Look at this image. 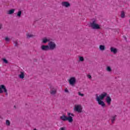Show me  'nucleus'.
Returning a JSON list of instances; mask_svg holds the SVG:
<instances>
[{
  "label": "nucleus",
  "instance_id": "obj_1",
  "mask_svg": "<svg viewBox=\"0 0 130 130\" xmlns=\"http://www.w3.org/2000/svg\"><path fill=\"white\" fill-rule=\"evenodd\" d=\"M71 113H68V117L66 116L64 114H63L60 117V119L63 121H69V122H73L74 119H73V117L71 116Z\"/></svg>",
  "mask_w": 130,
  "mask_h": 130
},
{
  "label": "nucleus",
  "instance_id": "obj_2",
  "mask_svg": "<svg viewBox=\"0 0 130 130\" xmlns=\"http://www.w3.org/2000/svg\"><path fill=\"white\" fill-rule=\"evenodd\" d=\"M90 27L93 29L94 30H99V29H101L100 27V25L99 24L96 23V21L94 20L92 22L90 23Z\"/></svg>",
  "mask_w": 130,
  "mask_h": 130
},
{
  "label": "nucleus",
  "instance_id": "obj_3",
  "mask_svg": "<svg viewBox=\"0 0 130 130\" xmlns=\"http://www.w3.org/2000/svg\"><path fill=\"white\" fill-rule=\"evenodd\" d=\"M48 46H49V50H54V49H55L56 48V44H55V43L54 42H49L48 44Z\"/></svg>",
  "mask_w": 130,
  "mask_h": 130
},
{
  "label": "nucleus",
  "instance_id": "obj_4",
  "mask_svg": "<svg viewBox=\"0 0 130 130\" xmlns=\"http://www.w3.org/2000/svg\"><path fill=\"white\" fill-rule=\"evenodd\" d=\"M6 93V95H8V90H7V88L5 85H0V94H3V93Z\"/></svg>",
  "mask_w": 130,
  "mask_h": 130
},
{
  "label": "nucleus",
  "instance_id": "obj_5",
  "mask_svg": "<svg viewBox=\"0 0 130 130\" xmlns=\"http://www.w3.org/2000/svg\"><path fill=\"white\" fill-rule=\"evenodd\" d=\"M95 96H96V99L103 100L105 97H107V92H104L99 96H98V94H95Z\"/></svg>",
  "mask_w": 130,
  "mask_h": 130
},
{
  "label": "nucleus",
  "instance_id": "obj_6",
  "mask_svg": "<svg viewBox=\"0 0 130 130\" xmlns=\"http://www.w3.org/2000/svg\"><path fill=\"white\" fill-rule=\"evenodd\" d=\"M76 80L75 77H71L69 81L70 85L71 86H75V84H76Z\"/></svg>",
  "mask_w": 130,
  "mask_h": 130
},
{
  "label": "nucleus",
  "instance_id": "obj_7",
  "mask_svg": "<svg viewBox=\"0 0 130 130\" xmlns=\"http://www.w3.org/2000/svg\"><path fill=\"white\" fill-rule=\"evenodd\" d=\"M74 109L75 111H77L79 113H81L82 112L83 108H82V106H81L80 105H77L75 106Z\"/></svg>",
  "mask_w": 130,
  "mask_h": 130
},
{
  "label": "nucleus",
  "instance_id": "obj_8",
  "mask_svg": "<svg viewBox=\"0 0 130 130\" xmlns=\"http://www.w3.org/2000/svg\"><path fill=\"white\" fill-rule=\"evenodd\" d=\"M96 101L98 102V103L99 105H101L102 107H105L106 105L104 102L102 101L103 100H100L99 99H96Z\"/></svg>",
  "mask_w": 130,
  "mask_h": 130
},
{
  "label": "nucleus",
  "instance_id": "obj_9",
  "mask_svg": "<svg viewBox=\"0 0 130 130\" xmlns=\"http://www.w3.org/2000/svg\"><path fill=\"white\" fill-rule=\"evenodd\" d=\"M41 48L43 51H47V50H49V46H48V45H43L41 47Z\"/></svg>",
  "mask_w": 130,
  "mask_h": 130
},
{
  "label": "nucleus",
  "instance_id": "obj_10",
  "mask_svg": "<svg viewBox=\"0 0 130 130\" xmlns=\"http://www.w3.org/2000/svg\"><path fill=\"white\" fill-rule=\"evenodd\" d=\"M61 5L62 7H65V8H69V7H71V4H70L69 2H63L61 3Z\"/></svg>",
  "mask_w": 130,
  "mask_h": 130
},
{
  "label": "nucleus",
  "instance_id": "obj_11",
  "mask_svg": "<svg viewBox=\"0 0 130 130\" xmlns=\"http://www.w3.org/2000/svg\"><path fill=\"white\" fill-rule=\"evenodd\" d=\"M106 101L108 105H110L111 104V98L109 96H107L106 99Z\"/></svg>",
  "mask_w": 130,
  "mask_h": 130
},
{
  "label": "nucleus",
  "instance_id": "obj_12",
  "mask_svg": "<svg viewBox=\"0 0 130 130\" xmlns=\"http://www.w3.org/2000/svg\"><path fill=\"white\" fill-rule=\"evenodd\" d=\"M110 51H111V52H113L114 54H116V53H117V49L114 47H111Z\"/></svg>",
  "mask_w": 130,
  "mask_h": 130
},
{
  "label": "nucleus",
  "instance_id": "obj_13",
  "mask_svg": "<svg viewBox=\"0 0 130 130\" xmlns=\"http://www.w3.org/2000/svg\"><path fill=\"white\" fill-rule=\"evenodd\" d=\"M19 79H24L25 78V74L23 72H20V74L18 75Z\"/></svg>",
  "mask_w": 130,
  "mask_h": 130
},
{
  "label": "nucleus",
  "instance_id": "obj_14",
  "mask_svg": "<svg viewBox=\"0 0 130 130\" xmlns=\"http://www.w3.org/2000/svg\"><path fill=\"white\" fill-rule=\"evenodd\" d=\"M14 13H15V9H12L10 10L9 11H8L7 14L8 15H12V14H14Z\"/></svg>",
  "mask_w": 130,
  "mask_h": 130
},
{
  "label": "nucleus",
  "instance_id": "obj_15",
  "mask_svg": "<svg viewBox=\"0 0 130 130\" xmlns=\"http://www.w3.org/2000/svg\"><path fill=\"white\" fill-rule=\"evenodd\" d=\"M121 18L122 19H124V18H125V13L124 11L121 12Z\"/></svg>",
  "mask_w": 130,
  "mask_h": 130
},
{
  "label": "nucleus",
  "instance_id": "obj_16",
  "mask_svg": "<svg viewBox=\"0 0 130 130\" xmlns=\"http://www.w3.org/2000/svg\"><path fill=\"white\" fill-rule=\"evenodd\" d=\"M100 50H101L102 51H103L105 50V45H100Z\"/></svg>",
  "mask_w": 130,
  "mask_h": 130
},
{
  "label": "nucleus",
  "instance_id": "obj_17",
  "mask_svg": "<svg viewBox=\"0 0 130 130\" xmlns=\"http://www.w3.org/2000/svg\"><path fill=\"white\" fill-rule=\"evenodd\" d=\"M17 16L18 18H21V16H22V11H19L17 12Z\"/></svg>",
  "mask_w": 130,
  "mask_h": 130
},
{
  "label": "nucleus",
  "instance_id": "obj_18",
  "mask_svg": "<svg viewBox=\"0 0 130 130\" xmlns=\"http://www.w3.org/2000/svg\"><path fill=\"white\" fill-rule=\"evenodd\" d=\"M43 43H44L45 44L46 43H47V38H44L43 39V41H42Z\"/></svg>",
  "mask_w": 130,
  "mask_h": 130
},
{
  "label": "nucleus",
  "instance_id": "obj_19",
  "mask_svg": "<svg viewBox=\"0 0 130 130\" xmlns=\"http://www.w3.org/2000/svg\"><path fill=\"white\" fill-rule=\"evenodd\" d=\"M116 116H117L116 115H115V116H113L112 117L111 120H112V123H113L114 122V121L115 120V118H116Z\"/></svg>",
  "mask_w": 130,
  "mask_h": 130
},
{
  "label": "nucleus",
  "instance_id": "obj_20",
  "mask_svg": "<svg viewBox=\"0 0 130 130\" xmlns=\"http://www.w3.org/2000/svg\"><path fill=\"white\" fill-rule=\"evenodd\" d=\"M106 70H107V72H111L112 71V70L111 69V67H110L109 66H108L107 67V69Z\"/></svg>",
  "mask_w": 130,
  "mask_h": 130
},
{
  "label": "nucleus",
  "instance_id": "obj_21",
  "mask_svg": "<svg viewBox=\"0 0 130 130\" xmlns=\"http://www.w3.org/2000/svg\"><path fill=\"white\" fill-rule=\"evenodd\" d=\"M50 93L51 95H55L56 94V90H51Z\"/></svg>",
  "mask_w": 130,
  "mask_h": 130
},
{
  "label": "nucleus",
  "instance_id": "obj_22",
  "mask_svg": "<svg viewBox=\"0 0 130 130\" xmlns=\"http://www.w3.org/2000/svg\"><path fill=\"white\" fill-rule=\"evenodd\" d=\"M27 38H31V37H33L34 35H29V34H26Z\"/></svg>",
  "mask_w": 130,
  "mask_h": 130
},
{
  "label": "nucleus",
  "instance_id": "obj_23",
  "mask_svg": "<svg viewBox=\"0 0 130 130\" xmlns=\"http://www.w3.org/2000/svg\"><path fill=\"white\" fill-rule=\"evenodd\" d=\"M6 125H8V126L11 125V122H10V120H6Z\"/></svg>",
  "mask_w": 130,
  "mask_h": 130
},
{
  "label": "nucleus",
  "instance_id": "obj_24",
  "mask_svg": "<svg viewBox=\"0 0 130 130\" xmlns=\"http://www.w3.org/2000/svg\"><path fill=\"white\" fill-rule=\"evenodd\" d=\"M2 59L5 63H8L9 61H8V60H7V59L3 58Z\"/></svg>",
  "mask_w": 130,
  "mask_h": 130
},
{
  "label": "nucleus",
  "instance_id": "obj_25",
  "mask_svg": "<svg viewBox=\"0 0 130 130\" xmlns=\"http://www.w3.org/2000/svg\"><path fill=\"white\" fill-rule=\"evenodd\" d=\"M79 61H84V57L82 56L79 57Z\"/></svg>",
  "mask_w": 130,
  "mask_h": 130
},
{
  "label": "nucleus",
  "instance_id": "obj_26",
  "mask_svg": "<svg viewBox=\"0 0 130 130\" xmlns=\"http://www.w3.org/2000/svg\"><path fill=\"white\" fill-rule=\"evenodd\" d=\"M5 40H6V41H7V42H9V41H10V39L9 38V37H6L5 38Z\"/></svg>",
  "mask_w": 130,
  "mask_h": 130
},
{
  "label": "nucleus",
  "instance_id": "obj_27",
  "mask_svg": "<svg viewBox=\"0 0 130 130\" xmlns=\"http://www.w3.org/2000/svg\"><path fill=\"white\" fill-rule=\"evenodd\" d=\"M78 95H79V96H81V97H83L84 96V94L81 93L80 92H78Z\"/></svg>",
  "mask_w": 130,
  "mask_h": 130
},
{
  "label": "nucleus",
  "instance_id": "obj_28",
  "mask_svg": "<svg viewBox=\"0 0 130 130\" xmlns=\"http://www.w3.org/2000/svg\"><path fill=\"white\" fill-rule=\"evenodd\" d=\"M14 46H18V42H15Z\"/></svg>",
  "mask_w": 130,
  "mask_h": 130
},
{
  "label": "nucleus",
  "instance_id": "obj_29",
  "mask_svg": "<svg viewBox=\"0 0 130 130\" xmlns=\"http://www.w3.org/2000/svg\"><path fill=\"white\" fill-rule=\"evenodd\" d=\"M64 91H65V92H66V93H69V90H68V88H66L65 89V90H64Z\"/></svg>",
  "mask_w": 130,
  "mask_h": 130
},
{
  "label": "nucleus",
  "instance_id": "obj_30",
  "mask_svg": "<svg viewBox=\"0 0 130 130\" xmlns=\"http://www.w3.org/2000/svg\"><path fill=\"white\" fill-rule=\"evenodd\" d=\"M88 79H92V76L90 75H88Z\"/></svg>",
  "mask_w": 130,
  "mask_h": 130
},
{
  "label": "nucleus",
  "instance_id": "obj_31",
  "mask_svg": "<svg viewBox=\"0 0 130 130\" xmlns=\"http://www.w3.org/2000/svg\"><path fill=\"white\" fill-rule=\"evenodd\" d=\"M60 130H66V128L64 127H61Z\"/></svg>",
  "mask_w": 130,
  "mask_h": 130
},
{
  "label": "nucleus",
  "instance_id": "obj_32",
  "mask_svg": "<svg viewBox=\"0 0 130 130\" xmlns=\"http://www.w3.org/2000/svg\"><path fill=\"white\" fill-rule=\"evenodd\" d=\"M2 27H3V25L2 24H0V30H1V29H2Z\"/></svg>",
  "mask_w": 130,
  "mask_h": 130
},
{
  "label": "nucleus",
  "instance_id": "obj_33",
  "mask_svg": "<svg viewBox=\"0 0 130 130\" xmlns=\"http://www.w3.org/2000/svg\"><path fill=\"white\" fill-rule=\"evenodd\" d=\"M71 116L74 117V116H75V115H74V114H72V113H71Z\"/></svg>",
  "mask_w": 130,
  "mask_h": 130
},
{
  "label": "nucleus",
  "instance_id": "obj_34",
  "mask_svg": "<svg viewBox=\"0 0 130 130\" xmlns=\"http://www.w3.org/2000/svg\"><path fill=\"white\" fill-rule=\"evenodd\" d=\"M50 39H47V42H50Z\"/></svg>",
  "mask_w": 130,
  "mask_h": 130
},
{
  "label": "nucleus",
  "instance_id": "obj_35",
  "mask_svg": "<svg viewBox=\"0 0 130 130\" xmlns=\"http://www.w3.org/2000/svg\"><path fill=\"white\" fill-rule=\"evenodd\" d=\"M34 61H36V62L37 61V59H34Z\"/></svg>",
  "mask_w": 130,
  "mask_h": 130
},
{
  "label": "nucleus",
  "instance_id": "obj_36",
  "mask_svg": "<svg viewBox=\"0 0 130 130\" xmlns=\"http://www.w3.org/2000/svg\"><path fill=\"white\" fill-rule=\"evenodd\" d=\"M14 108H15V109L16 108V106H14Z\"/></svg>",
  "mask_w": 130,
  "mask_h": 130
}]
</instances>
